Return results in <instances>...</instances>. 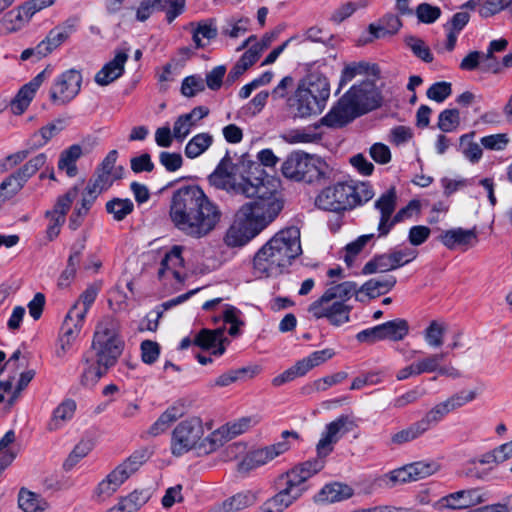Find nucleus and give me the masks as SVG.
Masks as SVG:
<instances>
[{
    "label": "nucleus",
    "instance_id": "f257e3e1",
    "mask_svg": "<svg viewBox=\"0 0 512 512\" xmlns=\"http://www.w3.org/2000/svg\"><path fill=\"white\" fill-rule=\"evenodd\" d=\"M257 159L258 161H255L245 153L233 163L227 151L208 176V182L215 189L231 195H242L246 198L254 195L276 196V189L269 186V181H265L267 174L263 166L274 167L279 159L271 149L258 152Z\"/></svg>",
    "mask_w": 512,
    "mask_h": 512
},
{
    "label": "nucleus",
    "instance_id": "f03ea898",
    "mask_svg": "<svg viewBox=\"0 0 512 512\" xmlns=\"http://www.w3.org/2000/svg\"><path fill=\"white\" fill-rule=\"evenodd\" d=\"M169 216L174 226L184 235L201 239L216 229L223 214L200 186L188 184L173 192Z\"/></svg>",
    "mask_w": 512,
    "mask_h": 512
},
{
    "label": "nucleus",
    "instance_id": "7ed1b4c3",
    "mask_svg": "<svg viewBox=\"0 0 512 512\" xmlns=\"http://www.w3.org/2000/svg\"><path fill=\"white\" fill-rule=\"evenodd\" d=\"M124 346L118 322L112 317H105L97 324L91 347L82 356L84 369L80 375L81 385L93 387L116 365Z\"/></svg>",
    "mask_w": 512,
    "mask_h": 512
},
{
    "label": "nucleus",
    "instance_id": "20e7f679",
    "mask_svg": "<svg viewBox=\"0 0 512 512\" xmlns=\"http://www.w3.org/2000/svg\"><path fill=\"white\" fill-rule=\"evenodd\" d=\"M254 201L243 204L226 231L224 243L228 247H242L273 222L283 209V203L271 195H254Z\"/></svg>",
    "mask_w": 512,
    "mask_h": 512
},
{
    "label": "nucleus",
    "instance_id": "39448f33",
    "mask_svg": "<svg viewBox=\"0 0 512 512\" xmlns=\"http://www.w3.org/2000/svg\"><path fill=\"white\" fill-rule=\"evenodd\" d=\"M302 253L300 231L287 227L277 232L255 254L253 272L258 278L277 277Z\"/></svg>",
    "mask_w": 512,
    "mask_h": 512
},
{
    "label": "nucleus",
    "instance_id": "423d86ee",
    "mask_svg": "<svg viewBox=\"0 0 512 512\" xmlns=\"http://www.w3.org/2000/svg\"><path fill=\"white\" fill-rule=\"evenodd\" d=\"M380 105L381 97L374 82L366 79L351 86L321 118L320 124L330 128H342Z\"/></svg>",
    "mask_w": 512,
    "mask_h": 512
},
{
    "label": "nucleus",
    "instance_id": "0eeeda50",
    "mask_svg": "<svg viewBox=\"0 0 512 512\" xmlns=\"http://www.w3.org/2000/svg\"><path fill=\"white\" fill-rule=\"evenodd\" d=\"M326 163L303 151H293L282 164L284 177L306 183L320 182L326 179Z\"/></svg>",
    "mask_w": 512,
    "mask_h": 512
},
{
    "label": "nucleus",
    "instance_id": "6e6552de",
    "mask_svg": "<svg viewBox=\"0 0 512 512\" xmlns=\"http://www.w3.org/2000/svg\"><path fill=\"white\" fill-rule=\"evenodd\" d=\"M282 441L275 444L266 446L264 448L256 449L249 452L237 465V470L240 473H248L249 471L258 468L272 461L274 458L285 453L290 449V444L287 442L288 437L298 439L299 435L295 431L285 430L282 432Z\"/></svg>",
    "mask_w": 512,
    "mask_h": 512
},
{
    "label": "nucleus",
    "instance_id": "1a4fd4ad",
    "mask_svg": "<svg viewBox=\"0 0 512 512\" xmlns=\"http://www.w3.org/2000/svg\"><path fill=\"white\" fill-rule=\"evenodd\" d=\"M204 433L202 421L193 417L180 422L172 433L171 451L174 456H182L195 448Z\"/></svg>",
    "mask_w": 512,
    "mask_h": 512
},
{
    "label": "nucleus",
    "instance_id": "9d476101",
    "mask_svg": "<svg viewBox=\"0 0 512 512\" xmlns=\"http://www.w3.org/2000/svg\"><path fill=\"white\" fill-rule=\"evenodd\" d=\"M81 84L82 74L80 71L66 70L54 79L49 89V100L53 105H67L79 94Z\"/></svg>",
    "mask_w": 512,
    "mask_h": 512
},
{
    "label": "nucleus",
    "instance_id": "9b49d317",
    "mask_svg": "<svg viewBox=\"0 0 512 512\" xmlns=\"http://www.w3.org/2000/svg\"><path fill=\"white\" fill-rule=\"evenodd\" d=\"M325 457L317 454V457L296 465L291 470L281 474L277 478V483L282 485V482L286 481L290 487L299 490V494L302 496L307 490L305 482L324 468Z\"/></svg>",
    "mask_w": 512,
    "mask_h": 512
},
{
    "label": "nucleus",
    "instance_id": "f8f14e48",
    "mask_svg": "<svg viewBox=\"0 0 512 512\" xmlns=\"http://www.w3.org/2000/svg\"><path fill=\"white\" fill-rule=\"evenodd\" d=\"M351 193L349 181L338 182L323 189L316 197L315 205L319 209L331 212L351 210Z\"/></svg>",
    "mask_w": 512,
    "mask_h": 512
},
{
    "label": "nucleus",
    "instance_id": "ddd939ff",
    "mask_svg": "<svg viewBox=\"0 0 512 512\" xmlns=\"http://www.w3.org/2000/svg\"><path fill=\"white\" fill-rule=\"evenodd\" d=\"M357 427L353 418L342 414L325 426L316 450L319 456H328L334 449V445L347 433Z\"/></svg>",
    "mask_w": 512,
    "mask_h": 512
},
{
    "label": "nucleus",
    "instance_id": "4468645a",
    "mask_svg": "<svg viewBox=\"0 0 512 512\" xmlns=\"http://www.w3.org/2000/svg\"><path fill=\"white\" fill-rule=\"evenodd\" d=\"M50 73L51 70L49 67L45 68L19 89L16 96L11 101V110L15 115H21L27 110L37 90Z\"/></svg>",
    "mask_w": 512,
    "mask_h": 512
},
{
    "label": "nucleus",
    "instance_id": "2eb2a0df",
    "mask_svg": "<svg viewBox=\"0 0 512 512\" xmlns=\"http://www.w3.org/2000/svg\"><path fill=\"white\" fill-rule=\"evenodd\" d=\"M129 47L118 48L115 56L107 62L95 75V82L100 86H107L120 78L124 73V66L128 60Z\"/></svg>",
    "mask_w": 512,
    "mask_h": 512
},
{
    "label": "nucleus",
    "instance_id": "dca6fc26",
    "mask_svg": "<svg viewBox=\"0 0 512 512\" xmlns=\"http://www.w3.org/2000/svg\"><path fill=\"white\" fill-rule=\"evenodd\" d=\"M288 113L293 118H307L319 114L324 107L315 99H311L307 93L297 88L295 93L288 98Z\"/></svg>",
    "mask_w": 512,
    "mask_h": 512
},
{
    "label": "nucleus",
    "instance_id": "f3484780",
    "mask_svg": "<svg viewBox=\"0 0 512 512\" xmlns=\"http://www.w3.org/2000/svg\"><path fill=\"white\" fill-rule=\"evenodd\" d=\"M484 493L479 488L459 490L442 497L439 501L442 507L461 510L484 502Z\"/></svg>",
    "mask_w": 512,
    "mask_h": 512
},
{
    "label": "nucleus",
    "instance_id": "a211bd4d",
    "mask_svg": "<svg viewBox=\"0 0 512 512\" xmlns=\"http://www.w3.org/2000/svg\"><path fill=\"white\" fill-rule=\"evenodd\" d=\"M84 319H77L76 316L69 317V312L67 313L59 334V347L56 349V356L59 358H63L67 352H69L78 338Z\"/></svg>",
    "mask_w": 512,
    "mask_h": 512
},
{
    "label": "nucleus",
    "instance_id": "6ab92c4d",
    "mask_svg": "<svg viewBox=\"0 0 512 512\" xmlns=\"http://www.w3.org/2000/svg\"><path fill=\"white\" fill-rule=\"evenodd\" d=\"M276 485L278 493L263 503L262 512H283L301 497L299 490L290 487L286 481H283L282 485L276 482Z\"/></svg>",
    "mask_w": 512,
    "mask_h": 512
},
{
    "label": "nucleus",
    "instance_id": "aec40b11",
    "mask_svg": "<svg viewBox=\"0 0 512 512\" xmlns=\"http://www.w3.org/2000/svg\"><path fill=\"white\" fill-rule=\"evenodd\" d=\"M209 108L206 106H197L189 113L180 115L174 122L173 135L176 140L182 142L190 133L196 123L208 116Z\"/></svg>",
    "mask_w": 512,
    "mask_h": 512
},
{
    "label": "nucleus",
    "instance_id": "412c9836",
    "mask_svg": "<svg viewBox=\"0 0 512 512\" xmlns=\"http://www.w3.org/2000/svg\"><path fill=\"white\" fill-rule=\"evenodd\" d=\"M228 341L224 337V328H217L215 330L202 329L196 335L193 343L202 349H214L213 354L221 356L225 352L224 342Z\"/></svg>",
    "mask_w": 512,
    "mask_h": 512
},
{
    "label": "nucleus",
    "instance_id": "4be33fe9",
    "mask_svg": "<svg viewBox=\"0 0 512 512\" xmlns=\"http://www.w3.org/2000/svg\"><path fill=\"white\" fill-rule=\"evenodd\" d=\"M401 27L402 21L399 16L393 13H387L381 17L377 23H371L368 26V31L371 34V38L365 39L363 42H372L374 39L395 35Z\"/></svg>",
    "mask_w": 512,
    "mask_h": 512
},
{
    "label": "nucleus",
    "instance_id": "5701e85b",
    "mask_svg": "<svg viewBox=\"0 0 512 512\" xmlns=\"http://www.w3.org/2000/svg\"><path fill=\"white\" fill-rule=\"evenodd\" d=\"M438 239L450 250L457 246H473L478 241L475 228L466 230L461 227L443 231Z\"/></svg>",
    "mask_w": 512,
    "mask_h": 512
},
{
    "label": "nucleus",
    "instance_id": "b1692460",
    "mask_svg": "<svg viewBox=\"0 0 512 512\" xmlns=\"http://www.w3.org/2000/svg\"><path fill=\"white\" fill-rule=\"evenodd\" d=\"M298 88L307 93L312 100H317L319 104L325 107L330 96V84L327 77L317 73L311 74L307 78V87L299 86Z\"/></svg>",
    "mask_w": 512,
    "mask_h": 512
},
{
    "label": "nucleus",
    "instance_id": "393cba45",
    "mask_svg": "<svg viewBox=\"0 0 512 512\" xmlns=\"http://www.w3.org/2000/svg\"><path fill=\"white\" fill-rule=\"evenodd\" d=\"M189 25L193 27L192 40L197 49L205 48L218 35L216 20L213 18L191 22Z\"/></svg>",
    "mask_w": 512,
    "mask_h": 512
},
{
    "label": "nucleus",
    "instance_id": "a878e982",
    "mask_svg": "<svg viewBox=\"0 0 512 512\" xmlns=\"http://www.w3.org/2000/svg\"><path fill=\"white\" fill-rule=\"evenodd\" d=\"M182 252V246L174 245L169 251L165 253L163 259L160 262V267L158 270V278L160 280L163 279L166 272L170 271L177 281H183V278L178 270V268L183 267L184 264Z\"/></svg>",
    "mask_w": 512,
    "mask_h": 512
},
{
    "label": "nucleus",
    "instance_id": "bb28decb",
    "mask_svg": "<svg viewBox=\"0 0 512 512\" xmlns=\"http://www.w3.org/2000/svg\"><path fill=\"white\" fill-rule=\"evenodd\" d=\"M396 283L397 279L392 275L380 279L372 278L360 287V293L363 298L374 299L391 291Z\"/></svg>",
    "mask_w": 512,
    "mask_h": 512
},
{
    "label": "nucleus",
    "instance_id": "cd10ccee",
    "mask_svg": "<svg viewBox=\"0 0 512 512\" xmlns=\"http://www.w3.org/2000/svg\"><path fill=\"white\" fill-rule=\"evenodd\" d=\"M353 495V489L342 483H331L325 485L315 496V501L319 503H334L350 498Z\"/></svg>",
    "mask_w": 512,
    "mask_h": 512
},
{
    "label": "nucleus",
    "instance_id": "c85d7f7f",
    "mask_svg": "<svg viewBox=\"0 0 512 512\" xmlns=\"http://www.w3.org/2000/svg\"><path fill=\"white\" fill-rule=\"evenodd\" d=\"M353 295H355L357 301L365 302V299L360 293V287L358 288L357 283L354 281H344L340 284L328 288L324 292V299H329V301H332L333 299L339 298V302L344 303Z\"/></svg>",
    "mask_w": 512,
    "mask_h": 512
},
{
    "label": "nucleus",
    "instance_id": "c756f323",
    "mask_svg": "<svg viewBox=\"0 0 512 512\" xmlns=\"http://www.w3.org/2000/svg\"><path fill=\"white\" fill-rule=\"evenodd\" d=\"M148 489L134 490L129 495L122 497L117 505L110 508L108 512H135L143 506L150 498Z\"/></svg>",
    "mask_w": 512,
    "mask_h": 512
},
{
    "label": "nucleus",
    "instance_id": "7c9ffc66",
    "mask_svg": "<svg viewBox=\"0 0 512 512\" xmlns=\"http://www.w3.org/2000/svg\"><path fill=\"white\" fill-rule=\"evenodd\" d=\"M383 341L392 342L402 341L410 330L409 323L406 319L395 318L393 320L379 324Z\"/></svg>",
    "mask_w": 512,
    "mask_h": 512
},
{
    "label": "nucleus",
    "instance_id": "2f4dec72",
    "mask_svg": "<svg viewBox=\"0 0 512 512\" xmlns=\"http://www.w3.org/2000/svg\"><path fill=\"white\" fill-rule=\"evenodd\" d=\"M469 20L470 14L468 12L461 11L455 13L452 16L450 22L444 25V28L448 31L445 43V48L447 51L451 52L455 49L458 34L468 24Z\"/></svg>",
    "mask_w": 512,
    "mask_h": 512
},
{
    "label": "nucleus",
    "instance_id": "473e14b6",
    "mask_svg": "<svg viewBox=\"0 0 512 512\" xmlns=\"http://www.w3.org/2000/svg\"><path fill=\"white\" fill-rule=\"evenodd\" d=\"M76 410V402L73 399H65L53 411L47 424L49 431L60 429L67 421L71 420Z\"/></svg>",
    "mask_w": 512,
    "mask_h": 512
},
{
    "label": "nucleus",
    "instance_id": "72a5a7b5",
    "mask_svg": "<svg viewBox=\"0 0 512 512\" xmlns=\"http://www.w3.org/2000/svg\"><path fill=\"white\" fill-rule=\"evenodd\" d=\"M99 288L95 285L88 286L80 295L79 300L70 308L69 317L76 316L77 319H85L88 310L95 302Z\"/></svg>",
    "mask_w": 512,
    "mask_h": 512
},
{
    "label": "nucleus",
    "instance_id": "f704fd0d",
    "mask_svg": "<svg viewBox=\"0 0 512 512\" xmlns=\"http://www.w3.org/2000/svg\"><path fill=\"white\" fill-rule=\"evenodd\" d=\"M81 155L82 148L78 144H74L63 150L58 161V169L64 170L69 177H75L78 173L76 162Z\"/></svg>",
    "mask_w": 512,
    "mask_h": 512
},
{
    "label": "nucleus",
    "instance_id": "c9c22d12",
    "mask_svg": "<svg viewBox=\"0 0 512 512\" xmlns=\"http://www.w3.org/2000/svg\"><path fill=\"white\" fill-rule=\"evenodd\" d=\"M255 502L256 496L251 491L239 492L223 501L219 512H237L254 505Z\"/></svg>",
    "mask_w": 512,
    "mask_h": 512
},
{
    "label": "nucleus",
    "instance_id": "e433bc0d",
    "mask_svg": "<svg viewBox=\"0 0 512 512\" xmlns=\"http://www.w3.org/2000/svg\"><path fill=\"white\" fill-rule=\"evenodd\" d=\"M105 210L115 221L120 222L133 213L134 203L129 198L114 197L106 202Z\"/></svg>",
    "mask_w": 512,
    "mask_h": 512
},
{
    "label": "nucleus",
    "instance_id": "4c0bfd02",
    "mask_svg": "<svg viewBox=\"0 0 512 512\" xmlns=\"http://www.w3.org/2000/svg\"><path fill=\"white\" fill-rule=\"evenodd\" d=\"M251 20L247 17H231L221 26V34L232 39L239 38L250 30Z\"/></svg>",
    "mask_w": 512,
    "mask_h": 512
},
{
    "label": "nucleus",
    "instance_id": "58836bf2",
    "mask_svg": "<svg viewBox=\"0 0 512 512\" xmlns=\"http://www.w3.org/2000/svg\"><path fill=\"white\" fill-rule=\"evenodd\" d=\"M396 270L389 253L374 255L362 268L363 275L384 273Z\"/></svg>",
    "mask_w": 512,
    "mask_h": 512
},
{
    "label": "nucleus",
    "instance_id": "ea45409f",
    "mask_svg": "<svg viewBox=\"0 0 512 512\" xmlns=\"http://www.w3.org/2000/svg\"><path fill=\"white\" fill-rule=\"evenodd\" d=\"M213 143V137L209 133H199L192 137L185 146V155L190 159L203 154Z\"/></svg>",
    "mask_w": 512,
    "mask_h": 512
},
{
    "label": "nucleus",
    "instance_id": "a19ab883",
    "mask_svg": "<svg viewBox=\"0 0 512 512\" xmlns=\"http://www.w3.org/2000/svg\"><path fill=\"white\" fill-rule=\"evenodd\" d=\"M155 11H166V20L172 23L185 10L186 0H151Z\"/></svg>",
    "mask_w": 512,
    "mask_h": 512
},
{
    "label": "nucleus",
    "instance_id": "79ce46f5",
    "mask_svg": "<svg viewBox=\"0 0 512 512\" xmlns=\"http://www.w3.org/2000/svg\"><path fill=\"white\" fill-rule=\"evenodd\" d=\"M352 195L350 197L351 209L358 205L368 202L374 196L372 186L368 182L349 181Z\"/></svg>",
    "mask_w": 512,
    "mask_h": 512
},
{
    "label": "nucleus",
    "instance_id": "37998d69",
    "mask_svg": "<svg viewBox=\"0 0 512 512\" xmlns=\"http://www.w3.org/2000/svg\"><path fill=\"white\" fill-rule=\"evenodd\" d=\"M18 505L24 512H38L45 509L46 502L38 494L21 488L18 495Z\"/></svg>",
    "mask_w": 512,
    "mask_h": 512
},
{
    "label": "nucleus",
    "instance_id": "c03bdc74",
    "mask_svg": "<svg viewBox=\"0 0 512 512\" xmlns=\"http://www.w3.org/2000/svg\"><path fill=\"white\" fill-rule=\"evenodd\" d=\"M79 192L78 186L70 188L64 195L58 197L56 204L52 210L46 211L45 215L59 216L60 220L65 218L71 204L76 199Z\"/></svg>",
    "mask_w": 512,
    "mask_h": 512
},
{
    "label": "nucleus",
    "instance_id": "a18cd8bd",
    "mask_svg": "<svg viewBox=\"0 0 512 512\" xmlns=\"http://www.w3.org/2000/svg\"><path fill=\"white\" fill-rule=\"evenodd\" d=\"M426 432L425 427L420 421H416L410 424L407 428L398 431L391 437V443L396 445H402L404 443L413 441Z\"/></svg>",
    "mask_w": 512,
    "mask_h": 512
},
{
    "label": "nucleus",
    "instance_id": "49530a36",
    "mask_svg": "<svg viewBox=\"0 0 512 512\" xmlns=\"http://www.w3.org/2000/svg\"><path fill=\"white\" fill-rule=\"evenodd\" d=\"M351 309V306L343 302H334L331 306L327 307L326 318L330 324L340 326L349 322Z\"/></svg>",
    "mask_w": 512,
    "mask_h": 512
},
{
    "label": "nucleus",
    "instance_id": "de8ad7c7",
    "mask_svg": "<svg viewBox=\"0 0 512 512\" xmlns=\"http://www.w3.org/2000/svg\"><path fill=\"white\" fill-rule=\"evenodd\" d=\"M46 160L47 156L45 153L36 155L15 171L16 176L20 181L26 183L40 168L45 165Z\"/></svg>",
    "mask_w": 512,
    "mask_h": 512
},
{
    "label": "nucleus",
    "instance_id": "09e8293b",
    "mask_svg": "<svg viewBox=\"0 0 512 512\" xmlns=\"http://www.w3.org/2000/svg\"><path fill=\"white\" fill-rule=\"evenodd\" d=\"M404 43L408 46L412 53L422 61L426 63H431L434 59L433 54L430 48L425 44V42L413 35L405 36Z\"/></svg>",
    "mask_w": 512,
    "mask_h": 512
},
{
    "label": "nucleus",
    "instance_id": "8fccbe9b",
    "mask_svg": "<svg viewBox=\"0 0 512 512\" xmlns=\"http://www.w3.org/2000/svg\"><path fill=\"white\" fill-rule=\"evenodd\" d=\"M475 136V132H469L460 137V146L463 147L464 156L472 163H477L482 155L483 151L478 143L473 142L472 139Z\"/></svg>",
    "mask_w": 512,
    "mask_h": 512
},
{
    "label": "nucleus",
    "instance_id": "3c124183",
    "mask_svg": "<svg viewBox=\"0 0 512 512\" xmlns=\"http://www.w3.org/2000/svg\"><path fill=\"white\" fill-rule=\"evenodd\" d=\"M460 125V112L456 108L444 109L438 116V128L445 132H453Z\"/></svg>",
    "mask_w": 512,
    "mask_h": 512
},
{
    "label": "nucleus",
    "instance_id": "603ef678",
    "mask_svg": "<svg viewBox=\"0 0 512 512\" xmlns=\"http://www.w3.org/2000/svg\"><path fill=\"white\" fill-rule=\"evenodd\" d=\"M335 355V352L332 349H323L314 351L309 356L299 360L304 373L306 374L312 368L319 366L320 364L326 362L331 359Z\"/></svg>",
    "mask_w": 512,
    "mask_h": 512
},
{
    "label": "nucleus",
    "instance_id": "864d4df0",
    "mask_svg": "<svg viewBox=\"0 0 512 512\" xmlns=\"http://www.w3.org/2000/svg\"><path fill=\"white\" fill-rule=\"evenodd\" d=\"M449 412H451L449 406L444 401L435 405L419 421L425 427V430L428 431L431 427L437 425Z\"/></svg>",
    "mask_w": 512,
    "mask_h": 512
},
{
    "label": "nucleus",
    "instance_id": "5fc2aeb1",
    "mask_svg": "<svg viewBox=\"0 0 512 512\" xmlns=\"http://www.w3.org/2000/svg\"><path fill=\"white\" fill-rule=\"evenodd\" d=\"M61 132V127H58L56 123H49L42 128L38 132H35L31 139V147L32 148H40L43 147L51 140L55 135Z\"/></svg>",
    "mask_w": 512,
    "mask_h": 512
},
{
    "label": "nucleus",
    "instance_id": "6e6d98bb",
    "mask_svg": "<svg viewBox=\"0 0 512 512\" xmlns=\"http://www.w3.org/2000/svg\"><path fill=\"white\" fill-rule=\"evenodd\" d=\"M396 200V189L391 187L375 201L374 206L380 211V216H392L396 208Z\"/></svg>",
    "mask_w": 512,
    "mask_h": 512
},
{
    "label": "nucleus",
    "instance_id": "4d7b16f0",
    "mask_svg": "<svg viewBox=\"0 0 512 512\" xmlns=\"http://www.w3.org/2000/svg\"><path fill=\"white\" fill-rule=\"evenodd\" d=\"M368 70V64L366 62H353L344 67L341 73L339 87L336 93L351 82L357 75L366 74Z\"/></svg>",
    "mask_w": 512,
    "mask_h": 512
},
{
    "label": "nucleus",
    "instance_id": "13d9d810",
    "mask_svg": "<svg viewBox=\"0 0 512 512\" xmlns=\"http://www.w3.org/2000/svg\"><path fill=\"white\" fill-rule=\"evenodd\" d=\"M27 21H24L22 12L17 10H11L7 12L0 21V29L5 33L16 32L20 30Z\"/></svg>",
    "mask_w": 512,
    "mask_h": 512
},
{
    "label": "nucleus",
    "instance_id": "bf43d9fd",
    "mask_svg": "<svg viewBox=\"0 0 512 512\" xmlns=\"http://www.w3.org/2000/svg\"><path fill=\"white\" fill-rule=\"evenodd\" d=\"M380 481L383 482L387 487L392 488L398 483L403 484L412 482L414 480L411 471L409 470V465H405L385 474Z\"/></svg>",
    "mask_w": 512,
    "mask_h": 512
},
{
    "label": "nucleus",
    "instance_id": "052dcab7",
    "mask_svg": "<svg viewBox=\"0 0 512 512\" xmlns=\"http://www.w3.org/2000/svg\"><path fill=\"white\" fill-rule=\"evenodd\" d=\"M441 9L429 3H420L415 10V14L419 22L424 24H432L441 16Z\"/></svg>",
    "mask_w": 512,
    "mask_h": 512
},
{
    "label": "nucleus",
    "instance_id": "680f3d73",
    "mask_svg": "<svg viewBox=\"0 0 512 512\" xmlns=\"http://www.w3.org/2000/svg\"><path fill=\"white\" fill-rule=\"evenodd\" d=\"M249 372H250V377H252L257 372V367H255L253 369H251L249 367H243V368L236 369V370H230V371L220 375L215 380V385L219 386V387L228 386V385L234 383L235 381H237L238 379L244 378L245 376L248 375Z\"/></svg>",
    "mask_w": 512,
    "mask_h": 512
},
{
    "label": "nucleus",
    "instance_id": "e2e57ef3",
    "mask_svg": "<svg viewBox=\"0 0 512 512\" xmlns=\"http://www.w3.org/2000/svg\"><path fill=\"white\" fill-rule=\"evenodd\" d=\"M93 448L91 440H81L69 454L68 458L64 462L65 469H71L76 465L80 459L84 458Z\"/></svg>",
    "mask_w": 512,
    "mask_h": 512
},
{
    "label": "nucleus",
    "instance_id": "0e129e2a",
    "mask_svg": "<svg viewBox=\"0 0 512 512\" xmlns=\"http://www.w3.org/2000/svg\"><path fill=\"white\" fill-rule=\"evenodd\" d=\"M408 465H409V470L411 471L414 481L424 479V478L434 474L439 469V465L434 461H431V462L418 461V462H414V463H411Z\"/></svg>",
    "mask_w": 512,
    "mask_h": 512
},
{
    "label": "nucleus",
    "instance_id": "69168bd1",
    "mask_svg": "<svg viewBox=\"0 0 512 512\" xmlns=\"http://www.w3.org/2000/svg\"><path fill=\"white\" fill-rule=\"evenodd\" d=\"M205 90V82L200 75H191L183 79L181 93L185 97H194L197 93Z\"/></svg>",
    "mask_w": 512,
    "mask_h": 512
},
{
    "label": "nucleus",
    "instance_id": "338daca9",
    "mask_svg": "<svg viewBox=\"0 0 512 512\" xmlns=\"http://www.w3.org/2000/svg\"><path fill=\"white\" fill-rule=\"evenodd\" d=\"M452 93L451 83L446 81L435 82L432 84L426 95L429 99L434 100L438 103L444 102Z\"/></svg>",
    "mask_w": 512,
    "mask_h": 512
},
{
    "label": "nucleus",
    "instance_id": "774afa93",
    "mask_svg": "<svg viewBox=\"0 0 512 512\" xmlns=\"http://www.w3.org/2000/svg\"><path fill=\"white\" fill-rule=\"evenodd\" d=\"M445 329L437 321L433 320L424 331V338L428 345L439 347L443 344V336Z\"/></svg>",
    "mask_w": 512,
    "mask_h": 512
}]
</instances>
